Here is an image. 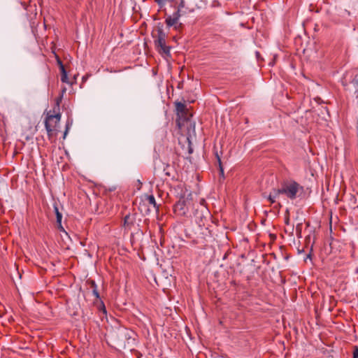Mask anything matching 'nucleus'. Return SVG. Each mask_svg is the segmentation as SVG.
I'll list each match as a JSON object with an SVG mask.
<instances>
[{
  "label": "nucleus",
  "mask_w": 358,
  "mask_h": 358,
  "mask_svg": "<svg viewBox=\"0 0 358 358\" xmlns=\"http://www.w3.org/2000/svg\"><path fill=\"white\" fill-rule=\"evenodd\" d=\"M185 201H179L175 206V211L180 210L183 209Z\"/></svg>",
  "instance_id": "13"
},
{
  "label": "nucleus",
  "mask_w": 358,
  "mask_h": 358,
  "mask_svg": "<svg viewBox=\"0 0 358 358\" xmlns=\"http://www.w3.org/2000/svg\"><path fill=\"white\" fill-rule=\"evenodd\" d=\"M300 188L301 187L297 182H288L282 185L281 191L282 192L283 196L290 199H294L296 197Z\"/></svg>",
  "instance_id": "2"
},
{
  "label": "nucleus",
  "mask_w": 358,
  "mask_h": 358,
  "mask_svg": "<svg viewBox=\"0 0 358 358\" xmlns=\"http://www.w3.org/2000/svg\"><path fill=\"white\" fill-rule=\"evenodd\" d=\"M56 217H57V223L58 224V227L60 230H64L62 226V215L61 213H57V214H56Z\"/></svg>",
  "instance_id": "11"
},
{
  "label": "nucleus",
  "mask_w": 358,
  "mask_h": 358,
  "mask_svg": "<svg viewBox=\"0 0 358 358\" xmlns=\"http://www.w3.org/2000/svg\"><path fill=\"white\" fill-rule=\"evenodd\" d=\"M54 209H55V214H57V213H59V209H58V207L55 206H54Z\"/></svg>",
  "instance_id": "18"
},
{
  "label": "nucleus",
  "mask_w": 358,
  "mask_h": 358,
  "mask_svg": "<svg viewBox=\"0 0 358 358\" xmlns=\"http://www.w3.org/2000/svg\"><path fill=\"white\" fill-rule=\"evenodd\" d=\"M145 201L149 205L152 206L156 210L158 209L155 198L153 195H147L145 199Z\"/></svg>",
  "instance_id": "9"
},
{
  "label": "nucleus",
  "mask_w": 358,
  "mask_h": 358,
  "mask_svg": "<svg viewBox=\"0 0 358 358\" xmlns=\"http://www.w3.org/2000/svg\"><path fill=\"white\" fill-rule=\"evenodd\" d=\"M176 112H177V114L178 115L180 116V117H186V115H187V108H186V106L181 103V102H176Z\"/></svg>",
  "instance_id": "7"
},
{
  "label": "nucleus",
  "mask_w": 358,
  "mask_h": 358,
  "mask_svg": "<svg viewBox=\"0 0 358 358\" xmlns=\"http://www.w3.org/2000/svg\"><path fill=\"white\" fill-rule=\"evenodd\" d=\"M182 16V14H179L178 13L174 12L172 15H169L166 18V24L170 27L172 26L175 27L176 29H179L182 27V24H178V20Z\"/></svg>",
  "instance_id": "5"
},
{
  "label": "nucleus",
  "mask_w": 358,
  "mask_h": 358,
  "mask_svg": "<svg viewBox=\"0 0 358 358\" xmlns=\"http://www.w3.org/2000/svg\"><path fill=\"white\" fill-rule=\"evenodd\" d=\"M220 171L222 173H223V169L222 168L220 169Z\"/></svg>",
  "instance_id": "20"
},
{
  "label": "nucleus",
  "mask_w": 358,
  "mask_h": 358,
  "mask_svg": "<svg viewBox=\"0 0 358 358\" xmlns=\"http://www.w3.org/2000/svg\"><path fill=\"white\" fill-rule=\"evenodd\" d=\"M129 219V215H127L124 217V225L126 226V225H128V220Z\"/></svg>",
  "instance_id": "15"
},
{
  "label": "nucleus",
  "mask_w": 358,
  "mask_h": 358,
  "mask_svg": "<svg viewBox=\"0 0 358 358\" xmlns=\"http://www.w3.org/2000/svg\"><path fill=\"white\" fill-rule=\"evenodd\" d=\"M203 203H204V200H203V199H202V200H201V204H203Z\"/></svg>",
  "instance_id": "19"
},
{
  "label": "nucleus",
  "mask_w": 358,
  "mask_h": 358,
  "mask_svg": "<svg viewBox=\"0 0 358 358\" xmlns=\"http://www.w3.org/2000/svg\"><path fill=\"white\" fill-rule=\"evenodd\" d=\"M91 284H92V287L93 288V294L96 297V298H99V294L97 291V289H96V285L95 284V282L94 281H92L91 282Z\"/></svg>",
  "instance_id": "12"
},
{
  "label": "nucleus",
  "mask_w": 358,
  "mask_h": 358,
  "mask_svg": "<svg viewBox=\"0 0 358 358\" xmlns=\"http://www.w3.org/2000/svg\"><path fill=\"white\" fill-rule=\"evenodd\" d=\"M195 221L198 224L199 227H204L206 225V222L208 221L209 217V212L208 210H205L204 212L203 210H196L195 213Z\"/></svg>",
  "instance_id": "4"
},
{
  "label": "nucleus",
  "mask_w": 358,
  "mask_h": 358,
  "mask_svg": "<svg viewBox=\"0 0 358 358\" xmlns=\"http://www.w3.org/2000/svg\"><path fill=\"white\" fill-rule=\"evenodd\" d=\"M353 358H358V348H356L353 352Z\"/></svg>",
  "instance_id": "16"
},
{
  "label": "nucleus",
  "mask_w": 358,
  "mask_h": 358,
  "mask_svg": "<svg viewBox=\"0 0 358 358\" xmlns=\"http://www.w3.org/2000/svg\"><path fill=\"white\" fill-rule=\"evenodd\" d=\"M185 8V2L184 0H180L179 2V4L178 6V9L176 11V13H178L179 14H182V15H185L186 13L185 11H183V9Z\"/></svg>",
  "instance_id": "10"
},
{
  "label": "nucleus",
  "mask_w": 358,
  "mask_h": 358,
  "mask_svg": "<svg viewBox=\"0 0 358 358\" xmlns=\"http://www.w3.org/2000/svg\"><path fill=\"white\" fill-rule=\"evenodd\" d=\"M68 129H69V125L67 124L66 125V131H64V138H65V137H66V134L68 133Z\"/></svg>",
  "instance_id": "17"
},
{
  "label": "nucleus",
  "mask_w": 358,
  "mask_h": 358,
  "mask_svg": "<svg viewBox=\"0 0 358 358\" xmlns=\"http://www.w3.org/2000/svg\"><path fill=\"white\" fill-rule=\"evenodd\" d=\"M60 120L61 114L59 113L55 114H52L51 111L47 113L44 123L49 140L57 135Z\"/></svg>",
  "instance_id": "1"
},
{
  "label": "nucleus",
  "mask_w": 358,
  "mask_h": 358,
  "mask_svg": "<svg viewBox=\"0 0 358 358\" xmlns=\"http://www.w3.org/2000/svg\"><path fill=\"white\" fill-rule=\"evenodd\" d=\"M59 64L60 66V70H61V73H62L61 80L63 83H69L67 73H66L65 68L61 61H59Z\"/></svg>",
  "instance_id": "8"
},
{
  "label": "nucleus",
  "mask_w": 358,
  "mask_h": 358,
  "mask_svg": "<svg viewBox=\"0 0 358 358\" xmlns=\"http://www.w3.org/2000/svg\"><path fill=\"white\" fill-rule=\"evenodd\" d=\"M283 196L282 192L280 189H273L268 196V201L271 203H275L278 200H280V197Z\"/></svg>",
  "instance_id": "6"
},
{
  "label": "nucleus",
  "mask_w": 358,
  "mask_h": 358,
  "mask_svg": "<svg viewBox=\"0 0 358 358\" xmlns=\"http://www.w3.org/2000/svg\"><path fill=\"white\" fill-rule=\"evenodd\" d=\"M155 45L161 54L169 55L170 48L166 45V34L162 29L158 30L157 38L155 41Z\"/></svg>",
  "instance_id": "3"
},
{
  "label": "nucleus",
  "mask_w": 358,
  "mask_h": 358,
  "mask_svg": "<svg viewBox=\"0 0 358 358\" xmlns=\"http://www.w3.org/2000/svg\"><path fill=\"white\" fill-rule=\"evenodd\" d=\"M183 11H185L186 13H185V14H187V13H192L194 11L193 9H190V8H188L185 6V8L183 9Z\"/></svg>",
  "instance_id": "14"
}]
</instances>
